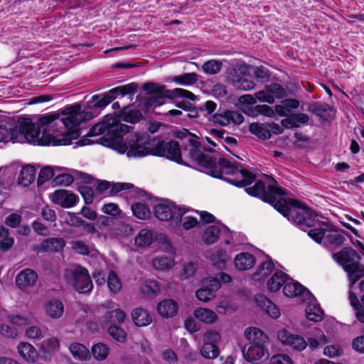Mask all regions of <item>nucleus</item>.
I'll use <instances>...</instances> for the list:
<instances>
[{
    "instance_id": "obj_1",
    "label": "nucleus",
    "mask_w": 364,
    "mask_h": 364,
    "mask_svg": "<svg viewBox=\"0 0 364 364\" xmlns=\"http://www.w3.org/2000/svg\"><path fill=\"white\" fill-rule=\"evenodd\" d=\"M114 100V88L107 93L95 95L81 105L75 104L65 107L61 114L47 113L37 122L29 118H20L17 122L0 124V142H28L40 146H65L72 143L81 134L79 126L83 122L96 117L100 109Z\"/></svg>"
},
{
    "instance_id": "obj_2",
    "label": "nucleus",
    "mask_w": 364,
    "mask_h": 364,
    "mask_svg": "<svg viewBox=\"0 0 364 364\" xmlns=\"http://www.w3.org/2000/svg\"><path fill=\"white\" fill-rule=\"evenodd\" d=\"M177 136L181 140V146L189 158L212 176L224 179L238 187H246L255 180V175L247 169L235 166L224 158L217 162L215 159L205 154L203 151H212V149L203 146L195 134L187 129L178 132Z\"/></svg>"
},
{
    "instance_id": "obj_3",
    "label": "nucleus",
    "mask_w": 364,
    "mask_h": 364,
    "mask_svg": "<svg viewBox=\"0 0 364 364\" xmlns=\"http://www.w3.org/2000/svg\"><path fill=\"white\" fill-rule=\"evenodd\" d=\"M247 194L258 197L263 201L271 204L274 209L287 218L301 230L313 227L315 225L316 213L304 204L295 200L282 198L286 192L274 185L265 186L262 181H257L252 187L245 188Z\"/></svg>"
},
{
    "instance_id": "obj_4",
    "label": "nucleus",
    "mask_w": 364,
    "mask_h": 364,
    "mask_svg": "<svg viewBox=\"0 0 364 364\" xmlns=\"http://www.w3.org/2000/svg\"><path fill=\"white\" fill-rule=\"evenodd\" d=\"M95 143L114 149V114L105 115L101 122L95 124L87 135L76 141L77 146Z\"/></svg>"
},
{
    "instance_id": "obj_5",
    "label": "nucleus",
    "mask_w": 364,
    "mask_h": 364,
    "mask_svg": "<svg viewBox=\"0 0 364 364\" xmlns=\"http://www.w3.org/2000/svg\"><path fill=\"white\" fill-rule=\"evenodd\" d=\"M142 90L147 94L151 95L146 97L144 105L148 107H156L165 103L166 97L175 98L182 97L195 101L197 97L190 91L182 88L173 90H166L165 85H158L154 82H146L142 86Z\"/></svg>"
},
{
    "instance_id": "obj_6",
    "label": "nucleus",
    "mask_w": 364,
    "mask_h": 364,
    "mask_svg": "<svg viewBox=\"0 0 364 364\" xmlns=\"http://www.w3.org/2000/svg\"><path fill=\"white\" fill-rule=\"evenodd\" d=\"M130 149L127 152L129 157H143L147 155L159 156L161 141L156 138H151L147 133H137L132 136Z\"/></svg>"
},
{
    "instance_id": "obj_7",
    "label": "nucleus",
    "mask_w": 364,
    "mask_h": 364,
    "mask_svg": "<svg viewBox=\"0 0 364 364\" xmlns=\"http://www.w3.org/2000/svg\"><path fill=\"white\" fill-rule=\"evenodd\" d=\"M64 279L68 284L82 294L90 292L93 287L88 271L81 266L65 269Z\"/></svg>"
},
{
    "instance_id": "obj_8",
    "label": "nucleus",
    "mask_w": 364,
    "mask_h": 364,
    "mask_svg": "<svg viewBox=\"0 0 364 364\" xmlns=\"http://www.w3.org/2000/svg\"><path fill=\"white\" fill-rule=\"evenodd\" d=\"M154 213L157 218L162 221H168L181 216V207L177 206L169 200L162 201L154 206Z\"/></svg>"
},
{
    "instance_id": "obj_9",
    "label": "nucleus",
    "mask_w": 364,
    "mask_h": 364,
    "mask_svg": "<svg viewBox=\"0 0 364 364\" xmlns=\"http://www.w3.org/2000/svg\"><path fill=\"white\" fill-rule=\"evenodd\" d=\"M277 338L283 345L293 351L301 352L307 346V342L302 336L294 334L285 328L278 331Z\"/></svg>"
},
{
    "instance_id": "obj_10",
    "label": "nucleus",
    "mask_w": 364,
    "mask_h": 364,
    "mask_svg": "<svg viewBox=\"0 0 364 364\" xmlns=\"http://www.w3.org/2000/svg\"><path fill=\"white\" fill-rule=\"evenodd\" d=\"M208 120L215 125L225 127L231 122L235 124H240L243 122L244 117L237 112L219 109L216 113L210 115Z\"/></svg>"
},
{
    "instance_id": "obj_11",
    "label": "nucleus",
    "mask_w": 364,
    "mask_h": 364,
    "mask_svg": "<svg viewBox=\"0 0 364 364\" xmlns=\"http://www.w3.org/2000/svg\"><path fill=\"white\" fill-rule=\"evenodd\" d=\"M283 292L285 296L291 298L298 297L303 302L312 299V294L309 289L289 277L284 286Z\"/></svg>"
},
{
    "instance_id": "obj_12",
    "label": "nucleus",
    "mask_w": 364,
    "mask_h": 364,
    "mask_svg": "<svg viewBox=\"0 0 364 364\" xmlns=\"http://www.w3.org/2000/svg\"><path fill=\"white\" fill-rule=\"evenodd\" d=\"M220 287V282L216 278H207L203 283V287L196 292V297L202 301L208 302L215 298V292Z\"/></svg>"
},
{
    "instance_id": "obj_13",
    "label": "nucleus",
    "mask_w": 364,
    "mask_h": 364,
    "mask_svg": "<svg viewBox=\"0 0 364 364\" xmlns=\"http://www.w3.org/2000/svg\"><path fill=\"white\" fill-rule=\"evenodd\" d=\"M242 354L249 363L259 364L269 357L267 346H244Z\"/></svg>"
},
{
    "instance_id": "obj_14",
    "label": "nucleus",
    "mask_w": 364,
    "mask_h": 364,
    "mask_svg": "<svg viewBox=\"0 0 364 364\" xmlns=\"http://www.w3.org/2000/svg\"><path fill=\"white\" fill-rule=\"evenodd\" d=\"M159 153V156L166 157L178 164L183 163L180 144L176 141H161Z\"/></svg>"
},
{
    "instance_id": "obj_15",
    "label": "nucleus",
    "mask_w": 364,
    "mask_h": 364,
    "mask_svg": "<svg viewBox=\"0 0 364 364\" xmlns=\"http://www.w3.org/2000/svg\"><path fill=\"white\" fill-rule=\"evenodd\" d=\"M244 335L248 343L245 346H267L268 336L257 327H249L245 330Z\"/></svg>"
},
{
    "instance_id": "obj_16",
    "label": "nucleus",
    "mask_w": 364,
    "mask_h": 364,
    "mask_svg": "<svg viewBox=\"0 0 364 364\" xmlns=\"http://www.w3.org/2000/svg\"><path fill=\"white\" fill-rule=\"evenodd\" d=\"M65 245V241L60 237H49L34 245L33 250L37 254L58 252L63 249Z\"/></svg>"
},
{
    "instance_id": "obj_17",
    "label": "nucleus",
    "mask_w": 364,
    "mask_h": 364,
    "mask_svg": "<svg viewBox=\"0 0 364 364\" xmlns=\"http://www.w3.org/2000/svg\"><path fill=\"white\" fill-rule=\"evenodd\" d=\"M50 198L54 203L65 208L74 206L77 200L76 195L64 189L54 191Z\"/></svg>"
},
{
    "instance_id": "obj_18",
    "label": "nucleus",
    "mask_w": 364,
    "mask_h": 364,
    "mask_svg": "<svg viewBox=\"0 0 364 364\" xmlns=\"http://www.w3.org/2000/svg\"><path fill=\"white\" fill-rule=\"evenodd\" d=\"M122 195L125 198H139L144 197L146 192L130 183H115V197L121 198Z\"/></svg>"
},
{
    "instance_id": "obj_19",
    "label": "nucleus",
    "mask_w": 364,
    "mask_h": 364,
    "mask_svg": "<svg viewBox=\"0 0 364 364\" xmlns=\"http://www.w3.org/2000/svg\"><path fill=\"white\" fill-rule=\"evenodd\" d=\"M38 279L37 273L31 269H25L21 271L16 278L17 286L22 289L33 287Z\"/></svg>"
},
{
    "instance_id": "obj_20",
    "label": "nucleus",
    "mask_w": 364,
    "mask_h": 364,
    "mask_svg": "<svg viewBox=\"0 0 364 364\" xmlns=\"http://www.w3.org/2000/svg\"><path fill=\"white\" fill-rule=\"evenodd\" d=\"M15 175L14 166L0 168V196L6 194Z\"/></svg>"
},
{
    "instance_id": "obj_21",
    "label": "nucleus",
    "mask_w": 364,
    "mask_h": 364,
    "mask_svg": "<svg viewBox=\"0 0 364 364\" xmlns=\"http://www.w3.org/2000/svg\"><path fill=\"white\" fill-rule=\"evenodd\" d=\"M304 302L308 303L306 308V316L309 320L319 322L323 319L324 312L313 295L312 299L304 301Z\"/></svg>"
},
{
    "instance_id": "obj_22",
    "label": "nucleus",
    "mask_w": 364,
    "mask_h": 364,
    "mask_svg": "<svg viewBox=\"0 0 364 364\" xmlns=\"http://www.w3.org/2000/svg\"><path fill=\"white\" fill-rule=\"evenodd\" d=\"M333 258L344 267L345 265L355 262V258L360 259V257L355 250L350 247H345L341 251L333 254Z\"/></svg>"
},
{
    "instance_id": "obj_23",
    "label": "nucleus",
    "mask_w": 364,
    "mask_h": 364,
    "mask_svg": "<svg viewBox=\"0 0 364 364\" xmlns=\"http://www.w3.org/2000/svg\"><path fill=\"white\" fill-rule=\"evenodd\" d=\"M206 257L213 262V264L218 268L222 269L225 267L230 257L227 251L222 248H215L206 253Z\"/></svg>"
},
{
    "instance_id": "obj_24",
    "label": "nucleus",
    "mask_w": 364,
    "mask_h": 364,
    "mask_svg": "<svg viewBox=\"0 0 364 364\" xmlns=\"http://www.w3.org/2000/svg\"><path fill=\"white\" fill-rule=\"evenodd\" d=\"M178 304L173 299H164L157 305L159 314L164 318H171L177 314Z\"/></svg>"
},
{
    "instance_id": "obj_25",
    "label": "nucleus",
    "mask_w": 364,
    "mask_h": 364,
    "mask_svg": "<svg viewBox=\"0 0 364 364\" xmlns=\"http://www.w3.org/2000/svg\"><path fill=\"white\" fill-rule=\"evenodd\" d=\"M71 248L74 252L82 255H87L91 258L98 259L101 257L100 253L92 249L84 241L76 240L70 242Z\"/></svg>"
},
{
    "instance_id": "obj_26",
    "label": "nucleus",
    "mask_w": 364,
    "mask_h": 364,
    "mask_svg": "<svg viewBox=\"0 0 364 364\" xmlns=\"http://www.w3.org/2000/svg\"><path fill=\"white\" fill-rule=\"evenodd\" d=\"M344 270L348 273L350 287L353 286L356 282L364 277V266L358 262H352L344 266Z\"/></svg>"
},
{
    "instance_id": "obj_27",
    "label": "nucleus",
    "mask_w": 364,
    "mask_h": 364,
    "mask_svg": "<svg viewBox=\"0 0 364 364\" xmlns=\"http://www.w3.org/2000/svg\"><path fill=\"white\" fill-rule=\"evenodd\" d=\"M18 353L26 362L34 363L38 356L36 348L28 343L21 342L17 346Z\"/></svg>"
},
{
    "instance_id": "obj_28",
    "label": "nucleus",
    "mask_w": 364,
    "mask_h": 364,
    "mask_svg": "<svg viewBox=\"0 0 364 364\" xmlns=\"http://www.w3.org/2000/svg\"><path fill=\"white\" fill-rule=\"evenodd\" d=\"M234 264L235 267L240 271L247 270L255 265V258L248 252H241L235 257Z\"/></svg>"
},
{
    "instance_id": "obj_29",
    "label": "nucleus",
    "mask_w": 364,
    "mask_h": 364,
    "mask_svg": "<svg viewBox=\"0 0 364 364\" xmlns=\"http://www.w3.org/2000/svg\"><path fill=\"white\" fill-rule=\"evenodd\" d=\"M46 314L52 318H59L64 313V305L60 300L50 299L45 306Z\"/></svg>"
},
{
    "instance_id": "obj_30",
    "label": "nucleus",
    "mask_w": 364,
    "mask_h": 364,
    "mask_svg": "<svg viewBox=\"0 0 364 364\" xmlns=\"http://www.w3.org/2000/svg\"><path fill=\"white\" fill-rule=\"evenodd\" d=\"M36 168L32 165H26L21 169L18 182L20 185L27 187L34 181L36 177Z\"/></svg>"
},
{
    "instance_id": "obj_31",
    "label": "nucleus",
    "mask_w": 364,
    "mask_h": 364,
    "mask_svg": "<svg viewBox=\"0 0 364 364\" xmlns=\"http://www.w3.org/2000/svg\"><path fill=\"white\" fill-rule=\"evenodd\" d=\"M132 318L135 325L140 327L148 326L152 321L149 312L142 308L133 310Z\"/></svg>"
},
{
    "instance_id": "obj_32",
    "label": "nucleus",
    "mask_w": 364,
    "mask_h": 364,
    "mask_svg": "<svg viewBox=\"0 0 364 364\" xmlns=\"http://www.w3.org/2000/svg\"><path fill=\"white\" fill-rule=\"evenodd\" d=\"M181 210L183 214L181 216L176 218L175 220L176 223H181V228L183 230H191L198 224V220L196 217L188 215V213L191 211L190 209H188L185 207H181Z\"/></svg>"
},
{
    "instance_id": "obj_33",
    "label": "nucleus",
    "mask_w": 364,
    "mask_h": 364,
    "mask_svg": "<svg viewBox=\"0 0 364 364\" xmlns=\"http://www.w3.org/2000/svg\"><path fill=\"white\" fill-rule=\"evenodd\" d=\"M223 230H229L228 228L223 225L221 229H220L218 226L210 225L205 229L203 234V240L205 243L208 245H211L217 242L219 238V235L223 232Z\"/></svg>"
},
{
    "instance_id": "obj_34",
    "label": "nucleus",
    "mask_w": 364,
    "mask_h": 364,
    "mask_svg": "<svg viewBox=\"0 0 364 364\" xmlns=\"http://www.w3.org/2000/svg\"><path fill=\"white\" fill-rule=\"evenodd\" d=\"M156 239L153 230L142 229L135 237V245L139 247H149Z\"/></svg>"
},
{
    "instance_id": "obj_35",
    "label": "nucleus",
    "mask_w": 364,
    "mask_h": 364,
    "mask_svg": "<svg viewBox=\"0 0 364 364\" xmlns=\"http://www.w3.org/2000/svg\"><path fill=\"white\" fill-rule=\"evenodd\" d=\"M288 275L282 271H277L269 279L267 283L268 289L272 292H276L280 289L282 285L284 286Z\"/></svg>"
},
{
    "instance_id": "obj_36",
    "label": "nucleus",
    "mask_w": 364,
    "mask_h": 364,
    "mask_svg": "<svg viewBox=\"0 0 364 364\" xmlns=\"http://www.w3.org/2000/svg\"><path fill=\"white\" fill-rule=\"evenodd\" d=\"M257 301L261 308L273 318H277L280 316L279 308L265 296H260L257 299Z\"/></svg>"
},
{
    "instance_id": "obj_37",
    "label": "nucleus",
    "mask_w": 364,
    "mask_h": 364,
    "mask_svg": "<svg viewBox=\"0 0 364 364\" xmlns=\"http://www.w3.org/2000/svg\"><path fill=\"white\" fill-rule=\"evenodd\" d=\"M210 135H212L223 147H225V144L230 146L237 144L236 139L228 136L224 129H211L210 130Z\"/></svg>"
},
{
    "instance_id": "obj_38",
    "label": "nucleus",
    "mask_w": 364,
    "mask_h": 364,
    "mask_svg": "<svg viewBox=\"0 0 364 364\" xmlns=\"http://www.w3.org/2000/svg\"><path fill=\"white\" fill-rule=\"evenodd\" d=\"M309 110L318 117H328L334 115L333 107L326 102H316L309 107Z\"/></svg>"
},
{
    "instance_id": "obj_39",
    "label": "nucleus",
    "mask_w": 364,
    "mask_h": 364,
    "mask_svg": "<svg viewBox=\"0 0 364 364\" xmlns=\"http://www.w3.org/2000/svg\"><path fill=\"white\" fill-rule=\"evenodd\" d=\"M97 226L105 236L112 235L114 228V216L101 215L97 219Z\"/></svg>"
},
{
    "instance_id": "obj_40",
    "label": "nucleus",
    "mask_w": 364,
    "mask_h": 364,
    "mask_svg": "<svg viewBox=\"0 0 364 364\" xmlns=\"http://www.w3.org/2000/svg\"><path fill=\"white\" fill-rule=\"evenodd\" d=\"M121 213V210L119 208L118 205L115 204V218L120 217ZM132 231V228L129 224L122 220H117V218H115V235H129Z\"/></svg>"
},
{
    "instance_id": "obj_41",
    "label": "nucleus",
    "mask_w": 364,
    "mask_h": 364,
    "mask_svg": "<svg viewBox=\"0 0 364 364\" xmlns=\"http://www.w3.org/2000/svg\"><path fill=\"white\" fill-rule=\"evenodd\" d=\"M69 350L75 359L80 360H86L90 357V351L86 346L79 343H73L69 347Z\"/></svg>"
},
{
    "instance_id": "obj_42",
    "label": "nucleus",
    "mask_w": 364,
    "mask_h": 364,
    "mask_svg": "<svg viewBox=\"0 0 364 364\" xmlns=\"http://www.w3.org/2000/svg\"><path fill=\"white\" fill-rule=\"evenodd\" d=\"M274 264L272 259H268L262 262L258 267L256 272L253 274V279L255 281H260L268 277L273 271Z\"/></svg>"
},
{
    "instance_id": "obj_43",
    "label": "nucleus",
    "mask_w": 364,
    "mask_h": 364,
    "mask_svg": "<svg viewBox=\"0 0 364 364\" xmlns=\"http://www.w3.org/2000/svg\"><path fill=\"white\" fill-rule=\"evenodd\" d=\"M194 316L199 321L205 323H214L218 316L212 310L205 308H198L194 311Z\"/></svg>"
},
{
    "instance_id": "obj_44",
    "label": "nucleus",
    "mask_w": 364,
    "mask_h": 364,
    "mask_svg": "<svg viewBox=\"0 0 364 364\" xmlns=\"http://www.w3.org/2000/svg\"><path fill=\"white\" fill-rule=\"evenodd\" d=\"M117 116L119 120L133 124L139 122L141 119L142 114L138 109L125 108L119 114H117Z\"/></svg>"
},
{
    "instance_id": "obj_45",
    "label": "nucleus",
    "mask_w": 364,
    "mask_h": 364,
    "mask_svg": "<svg viewBox=\"0 0 364 364\" xmlns=\"http://www.w3.org/2000/svg\"><path fill=\"white\" fill-rule=\"evenodd\" d=\"M231 81L233 86L238 90H250L254 89L255 87V83L244 75H232Z\"/></svg>"
},
{
    "instance_id": "obj_46",
    "label": "nucleus",
    "mask_w": 364,
    "mask_h": 364,
    "mask_svg": "<svg viewBox=\"0 0 364 364\" xmlns=\"http://www.w3.org/2000/svg\"><path fill=\"white\" fill-rule=\"evenodd\" d=\"M268 124L252 123L250 125V132L262 139H268L271 137Z\"/></svg>"
},
{
    "instance_id": "obj_47",
    "label": "nucleus",
    "mask_w": 364,
    "mask_h": 364,
    "mask_svg": "<svg viewBox=\"0 0 364 364\" xmlns=\"http://www.w3.org/2000/svg\"><path fill=\"white\" fill-rule=\"evenodd\" d=\"M348 299L351 306L355 311V317L359 322H364V309L357 296L351 291H349Z\"/></svg>"
},
{
    "instance_id": "obj_48",
    "label": "nucleus",
    "mask_w": 364,
    "mask_h": 364,
    "mask_svg": "<svg viewBox=\"0 0 364 364\" xmlns=\"http://www.w3.org/2000/svg\"><path fill=\"white\" fill-rule=\"evenodd\" d=\"M152 265L156 270L164 271L171 269L174 265V261L170 257L161 256L154 258Z\"/></svg>"
},
{
    "instance_id": "obj_49",
    "label": "nucleus",
    "mask_w": 364,
    "mask_h": 364,
    "mask_svg": "<svg viewBox=\"0 0 364 364\" xmlns=\"http://www.w3.org/2000/svg\"><path fill=\"white\" fill-rule=\"evenodd\" d=\"M198 77L196 73H188L174 76L173 81L180 85L188 86L195 84L198 81Z\"/></svg>"
},
{
    "instance_id": "obj_50",
    "label": "nucleus",
    "mask_w": 364,
    "mask_h": 364,
    "mask_svg": "<svg viewBox=\"0 0 364 364\" xmlns=\"http://www.w3.org/2000/svg\"><path fill=\"white\" fill-rule=\"evenodd\" d=\"M201 355L208 359L215 358L219 354L218 346L210 342H205L200 350Z\"/></svg>"
},
{
    "instance_id": "obj_51",
    "label": "nucleus",
    "mask_w": 364,
    "mask_h": 364,
    "mask_svg": "<svg viewBox=\"0 0 364 364\" xmlns=\"http://www.w3.org/2000/svg\"><path fill=\"white\" fill-rule=\"evenodd\" d=\"M137 88L138 85L135 82L115 87V99L118 97H122L127 95H133Z\"/></svg>"
},
{
    "instance_id": "obj_52",
    "label": "nucleus",
    "mask_w": 364,
    "mask_h": 364,
    "mask_svg": "<svg viewBox=\"0 0 364 364\" xmlns=\"http://www.w3.org/2000/svg\"><path fill=\"white\" fill-rule=\"evenodd\" d=\"M132 210L134 215L139 219L145 220L149 218L150 215V210L149 208L141 203H135L132 204Z\"/></svg>"
},
{
    "instance_id": "obj_53",
    "label": "nucleus",
    "mask_w": 364,
    "mask_h": 364,
    "mask_svg": "<svg viewBox=\"0 0 364 364\" xmlns=\"http://www.w3.org/2000/svg\"><path fill=\"white\" fill-rule=\"evenodd\" d=\"M140 289L144 294L155 295L160 291L161 287L156 281L150 279L142 284Z\"/></svg>"
},
{
    "instance_id": "obj_54",
    "label": "nucleus",
    "mask_w": 364,
    "mask_h": 364,
    "mask_svg": "<svg viewBox=\"0 0 364 364\" xmlns=\"http://www.w3.org/2000/svg\"><path fill=\"white\" fill-rule=\"evenodd\" d=\"M221 68L222 63L217 60L206 61L202 65L203 72L208 75H215L221 70Z\"/></svg>"
},
{
    "instance_id": "obj_55",
    "label": "nucleus",
    "mask_w": 364,
    "mask_h": 364,
    "mask_svg": "<svg viewBox=\"0 0 364 364\" xmlns=\"http://www.w3.org/2000/svg\"><path fill=\"white\" fill-rule=\"evenodd\" d=\"M0 250L7 251L12 247L14 238L9 236V230L4 227L0 228Z\"/></svg>"
},
{
    "instance_id": "obj_56",
    "label": "nucleus",
    "mask_w": 364,
    "mask_h": 364,
    "mask_svg": "<svg viewBox=\"0 0 364 364\" xmlns=\"http://www.w3.org/2000/svg\"><path fill=\"white\" fill-rule=\"evenodd\" d=\"M92 353L95 359L102 360L107 358L109 348L105 344L99 343L92 346Z\"/></svg>"
},
{
    "instance_id": "obj_57",
    "label": "nucleus",
    "mask_w": 364,
    "mask_h": 364,
    "mask_svg": "<svg viewBox=\"0 0 364 364\" xmlns=\"http://www.w3.org/2000/svg\"><path fill=\"white\" fill-rule=\"evenodd\" d=\"M132 136L133 135H129L126 139L127 142H124L122 139H120V137H119L117 134H115V151L120 154H127L128 151L130 149V142L132 143Z\"/></svg>"
},
{
    "instance_id": "obj_58",
    "label": "nucleus",
    "mask_w": 364,
    "mask_h": 364,
    "mask_svg": "<svg viewBox=\"0 0 364 364\" xmlns=\"http://www.w3.org/2000/svg\"><path fill=\"white\" fill-rule=\"evenodd\" d=\"M33 316L31 313L25 315H9L8 316L9 321L15 325L21 326L27 325L31 322Z\"/></svg>"
},
{
    "instance_id": "obj_59",
    "label": "nucleus",
    "mask_w": 364,
    "mask_h": 364,
    "mask_svg": "<svg viewBox=\"0 0 364 364\" xmlns=\"http://www.w3.org/2000/svg\"><path fill=\"white\" fill-rule=\"evenodd\" d=\"M326 239L329 244L333 245L336 247H338L343 245L345 241V237L343 235L336 232V231L334 232L328 233L326 236Z\"/></svg>"
},
{
    "instance_id": "obj_60",
    "label": "nucleus",
    "mask_w": 364,
    "mask_h": 364,
    "mask_svg": "<svg viewBox=\"0 0 364 364\" xmlns=\"http://www.w3.org/2000/svg\"><path fill=\"white\" fill-rule=\"evenodd\" d=\"M74 181V176L68 173H61L54 177L53 182L58 186H69Z\"/></svg>"
},
{
    "instance_id": "obj_61",
    "label": "nucleus",
    "mask_w": 364,
    "mask_h": 364,
    "mask_svg": "<svg viewBox=\"0 0 364 364\" xmlns=\"http://www.w3.org/2000/svg\"><path fill=\"white\" fill-rule=\"evenodd\" d=\"M79 191L86 204H90L93 202L96 195L95 190L87 186H82L79 188Z\"/></svg>"
},
{
    "instance_id": "obj_62",
    "label": "nucleus",
    "mask_w": 364,
    "mask_h": 364,
    "mask_svg": "<svg viewBox=\"0 0 364 364\" xmlns=\"http://www.w3.org/2000/svg\"><path fill=\"white\" fill-rule=\"evenodd\" d=\"M54 171L50 167H45L40 171L37 183L38 186H41L46 181H49L50 178L54 177Z\"/></svg>"
},
{
    "instance_id": "obj_63",
    "label": "nucleus",
    "mask_w": 364,
    "mask_h": 364,
    "mask_svg": "<svg viewBox=\"0 0 364 364\" xmlns=\"http://www.w3.org/2000/svg\"><path fill=\"white\" fill-rule=\"evenodd\" d=\"M323 353L327 357L333 358L342 355L343 350L339 345H330L324 348Z\"/></svg>"
},
{
    "instance_id": "obj_64",
    "label": "nucleus",
    "mask_w": 364,
    "mask_h": 364,
    "mask_svg": "<svg viewBox=\"0 0 364 364\" xmlns=\"http://www.w3.org/2000/svg\"><path fill=\"white\" fill-rule=\"evenodd\" d=\"M255 96L257 98V102L259 101L262 102H267L269 104H273L274 102V97L272 96V93H270L267 85L264 90L256 92Z\"/></svg>"
}]
</instances>
